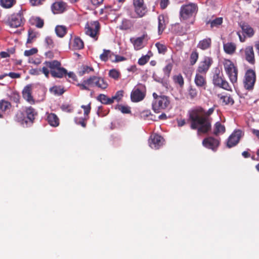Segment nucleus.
Returning a JSON list of instances; mask_svg holds the SVG:
<instances>
[{"instance_id": "nucleus-1", "label": "nucleus", "mask_w": 259, "mask_h": 259, "mask_svg": "<svg viewBox=\"0 0 259 259\" xmlns=\"http://www.w3.org/2000/svg\"><path fill=\"white\" fill-rule=\"evenodd\" d=\"M213 111V108H209L206 112L200 106L189 110L187 122L191 129L197 130L198 134H205L209 132L211 129V122L208 116Z\"/></svg>"}, {"instance_id": "nucleus-2", "label": "nucleus", "mask_w": 259, "mask_h": 259, "mask_svg": "<svg viewBox=\"0 0 259 259\" xmlns=\"http://www.w3.org/2000/svg\"><path fill=\"white\" fill-rule=\"evenodd\" d=\"M66 73L67 70L62 67L61 62L58 60L45 61L43 63L42 74L47 78H49L51 74L54 78H61L66 76Z\"/></svg>"}, {"instance_id": "nucleus-3", "label": "nucleus", "mask_w": 259, "mask_h": 259, "mask_svg": "<svg viewBox=\"0 0 259 259\" xmlns=\"http://www.w3.org/2000/svg\"><path fill=\"white\" fill-rule=\"evenodd\" d=\"M77 85L81 90L90 91L91 88L97 87L104 90L108 87L107 81L103 77L95 75L90 76Z\"/></svg>"}, {"instance_id": "nucleus-4", "label": "nucleus", "mask_w": 259, "mask_h": 259, "mask_svg": "<svg viewBox=\"0 0 259 259\" xmlns=\"http://www.w3.org/2000/svg\"><path fill=\"white\" fill-rule=\"evenodd\" d=\"M198 11V6L196 3L189 2L182 5L180 9L179 18L181 22L186 21L195 17Z\"/></svg>"}, {"instance_id": "nucleus-5", "label": "nucleus", "mask_w": 259, "mask_h": 259, "mask_svg": "<svg viewBox=\"0 0 259 259\" xmlns=\"http://www.w3.org/2000/svg\"><path fill=\"white\" fill-rule=\"evenodd\" d=\"M100 25L98 21L88 22L84 27L85 33L97 40L99 34Z\"/></svg>"}, {"instance_id": "nucleus-6", "label": "nucleus", "mask_w": 259, "mask_h": 259, "mask_svg": "<svg viewBox=\"0 0 259 259\" xmlns=\"http://www.w3.org/2000/svg\"><path fill=\"white\" fill-rule=\"evenodd\" d=\"M25 19L22 13H14L9 17L5 23L11 28H18L23 25Z\"/></svg>"}, {"instance_id": "nucleus-7", "label": "nucleus", "mask_w": 259, "mask_h": 259, "mask_svg": "<svg viewBox=\"0 0 259 259\" xmlns=\"http://www.w3.org/2000/svg\"><path fill=\"white\" fill-rule=\"evenodd\" d=\"M170 104L168 98L165 96H159L155 98L152 103V109L156 113L168 107Z\"/></svg>"}, {"instance_id": "nucleus-8", "label": "nucleus", "mask_w": 259, "mask_h": 259, "mask_svg": "<svg viewBox=\"0 0 259 259\" xmlns=\"http://www.w3.org/2000/svg\"><path fill=\"white\" fill-rule=\"evenodd\" d=\"M256 80L255 72L252 69H248L246 71L245 76L243 84L244 88L248 91L252 90Z\"/></svg>"}, {"instance_id": "nucleus-9", "label": "nucleus", "mask_w": 259, "mask_h": 259, "mask_svg": "<svg viewBox=\"0 0 259 259\" xmlns=\"http://www.w3.org/2000/svg\"><path fill=\"white\" fill-rule=\"evenodd\" d=\"M213 61L211 58L209 57H205L203 61L200 62L199 65L197 68L196 72L203 75L206 73L209 70L210 67L212 64Z\"/></svg>"}, {"instance_id": "nucleus-10", "label": "nucleus", "mask_w": 259, "mask_h": 259, "mask_svg": "<svg viewBox=\"0 0 259 259\" xmlns=\"http://www.w3.org/2000/svg\"><path fill=\"white\" fill-rule=\"evenodd\" d=\"M135 12L139 17H142L147 12V8L144 0H133Z\"/></svg>"}, {"instance_id": "nucleus-11", "label": "nucleus", "mask_w": 259, "mask_h": 259, "mask_svg": "<svg viewBox=\"0 0 259 259\" xmlns=\"http://www.w3.org/2000/svg\"><path fill=\"white\" fill-rule=\"evenodd\" d=\"M163 143L164 139L163 137L156 134L151 135L149 140V146L152 149H159L163 145Z\"/></svg>"}, {"instance_id": "nucleus-12", "label": "nucleus", "mask_w": 259, "mask_h": 259, "mask_svg": "<svg viewBox=\"0 0 259 259\" xmlns=\"http://www.w3.org/2000/svg\"><path fill=\"white\" fill-rule=\"evenodd\" d=\"M149 39L147 34L145 32L143 35L137 38H131V42L133 44L134 49L136 50H140L144 47V41H148Z\"/></svg>"}, {"instance_id": "nucleus-13", "label": "nucleus", "mask_w": 259, "mask_h": 259, "mask_svg": "<svg viewBox=\"0 0 259 259\" xmlns=\"http://www.w3.org/2000/svg\"><path fill=\"white\" fill-rule=\"evenodd\" d=\"M228 76L233 83L237 81L238 68L230 60L228 59Z\"/></svg>"}, {"instance_id": "nucleus-14", "label": "nucleus", "mask_w": 259, "mask_h": 259, "mask_svg": "<svg viewBox=\"0 0 259 259\" xmlns=\"http://www.w3.org/2000/svg\"><path fill=\"white\" fill-rule=\"evenodd\" d=\"M242 136V131L235 130L228 139V148L236 146L239 142Z\"/></svg>"}, {"instance_id": "nucleus-15", "label": "nucleus", "mask_w": 259, "mask_h": 259, "mask_svg": "<svg viewBox=\"0 0 259 259\" xmlns=\"http://www.w3.org/2000/svg\"><path fill=\"white\" fill-rule=\"evenodd\" d=\"M67 4L63 1H57L51 6L52 12L55 14L63 13L66 10Z\"/></svg>"}, {"instance_id": "nucleus-16", "label": "nucleus", "mask_w": 259, "mask_h": 259, "mask_svg": "<svg viewBox=\"0 0 259 259\" xmlns=\"http://www.w3.org/2000/svg\"><path fill=\"white\" fill-rule=\"evenodd\" d=\"M202 143L206 148L215 150L219 145V141L213 137H209L205 138Z\"/></svg>"}, {"instance_id": "nucleus-17", "label": "nucleus", "mask_w": 259, "mask_h": 259, "mask_svg": "<svg viewBox=\"0 0 259 259\" xmlns=\"http://www.w3.org/2000/svg\"><path fill=\"white\" fill-rule=\"evenodd\" d=\"M213 82L215 85L227 90V88L225 87L227 82L222 78V74L220 73L219 70H215V72L213 76Z\"/></svg>"}, {"instance_id": "nucleus-18", "label": "nucleus", "mask_w": 259, "mask_h": 259, "mask_svg": "<svg viewBox=\"0 0 259 259\" xmlns=\"http://www.w3.org/2000/svg\"><path fill=\"white\" fill-rule=\"evenodd\" d=\"M145 93L139 89H134L131 94V100L133 102H138L143 100L145 97Z\"/></svg>"}, {"instance_id": "nucleus-19", "label": "nucleus", "mask_w": 259, "mask_h": 259, "mask_svg": "<svg viewBox=\"0 0 259 259\" xmlns=\"http://www.w3.org/2000/svg\"><path fill=\"white\" fill-rule=\"evenodd\" d=\"M243 32L246 34L248 37H251L254 34V31L252 27L245 22H240L239 24Z\"/></svg>"}, {"instance_id": "nucleus-20", "label": "nucleus", "mask_w": 259, "mask_h": 259, "mask_svg": "<svg viewBox=\"0 0 259 259\" xmlns=\"http://www.w3.org/2000/svg\"><path fill=\"white\" fill-rule=\"evenodd\" d=\"M206 82L205 75L196 72L194 78V82L197 87L205 89Z\"/></svg>"}, {"instance_id": "nucleus-21", "label": "nucleus", "mask_w": 259, "mask_h": 259, "mask_svg": "<svg viewBox=\"0 0 259 259\" xmlns=\"http://www.w3.org/2000/svg\"><path fill=\"white\" fill-rule=\"evenodd\" d=\"M245 59L249 63L254 64L255 63L254 53L252 46H248L245 49Z\"/></svg>"}, {"instance_id": "nucleus-22", "label": "nucleus", "mask_w": 259, "mask_h": 259, "mask_svg": "<svg viewBox=\"0 0 259 259\" xmlns=\"http://www.w3.org/2000/svg\"><path fill=\"white\" fill-rule=\"evenodd\" d=\"M47 114V120L51 126L53 127H57L59 126L60 120L56 114L53 113H48Z\"/></svg>"}, {"instance_id": "nucleus-23", "label": "nucleus", "mask_w": 259, "mask_h": 259, "mask_svg": "<svg viewBox=\"0 0 259 259\" xmlns=\"http://www.w3.org/2000/svg\"><path fill=\"white\" fill-rule=\"evenodd\" d=\"M31 85H27L24 88L22 91L23 98L29 103L33 102V97L31 95Z\"/></svg>"}, {"instance_id": "nucleus-24", "label": "nucleus", "mask_w": 259, "mask_h": 259, "mask_svg": "<svg viewBox=\"0 0 259 259\" xmlns=\"http://www.w3.org/2000/svg\"><path fill=\"white\" fill-rule=\"evenodd\" d=\"M25 112L27 115V120L28 119L31 123H33L35 116L37 114V112L31 106L26 107Z\"/></svg>"}, {"instance_id": "nucleus-25", "label": "nucleus", "mask_w": 259, "mask_h": 259, "mask_svg": "<svg viewBox=\"0 0 259 259\" xmlns=\"http://www.w3.org/2000/svg\"><path fill=\"white\" fill-rule=\"evenodd\" d=\"M37 33L34 31L32 28H29L28 30V38L26 41L27 47H30L29 44H31L36 38Z\"/></svg>"}, {"instance_id": "nucleus-26", "label": "nucleus", "mask_w": 259, "mask_h": 259, "mask_svg": "<svg viewBox=\"0 0 259 259\" xmlns=\"http://www.w3.org/2000/svg\"><path fill=\"white\" fill-rule=\"evenodd\" d=\"M211 44V40L210 38H207L200 40L197 47L201 50H204L210 47Z\"/></svg>"}, {"instance_id": "nucleus-27", "label": "nucleus", "mask_w": 259, "mask_h": 259, "mask_svg": "<svg viewBox=\"0 0 259 259\" xmlns=\"http://www.w3.org/2000/svg\"><path fill=\"white\" fill-rule=\"evenodd\" d=\"M225 132V127L220 122H217L214 126L213 134L215 136L220 134H224Z\"/></svg>"}, {"instance_id": "nucleus-28", "label": "nucleus", "mask_w": 259, "mask_h": 259, "mask_svg": "<svg viewBox=\"0 0 259 259\" xmlns=\"http://www.w3.org/2000/svg\"><path fill=\"white\" fill-rule=\"evenodd\" d=\"M158 33L161 34L166 27L165 18L163 15H160L158 18Z\"/></svg>"}, {"instance_id": "nucleus-29", "label": "nucleus", "mask_w": 259, "mask_h": 259, "mask_svg": "<svg viewBox=\"0 0 259 259\" xmlns=\"http://www.w3.org/2000/svg\"><path fill=\"white\" fill-rule=\"evenodd\" d=\"M97 99L103 104L109 105L113 103V100L111 99V98H108L105 94H100L98 96Z\"/></svg>"}, {"instance_id": "nucleus-30", "label": "nucleus", "mask_w": 259, "mask_h": 259, "mask_svg": "<svg viewBox=\"0 0 259 259\" xmlns=\"http://www.w3.org/2000/svg\"><path fill=\"white\" fill-rule=\"evenodd\" d=\"M223 21V18L222 17L216 18L213 20H209L206 21V24H210V27H218L221 25Z\"/></svg>"}, {"instance_id": "nucleus-31", "label": "nucleus", "mask_w": 259, "mask_h": 259, "mask_svg": "<svg viewBox=\"0 0 259 259\" xmlns=\"http://www.w3.org/2000/svg\"><path fill=\"white\" fill-rule=\"evenodd\" d=\"M15 118L16 120L22 124H24V123L27 124L28 122L27 118L25 117V114L21 111L17 112Z\"/></svg>"}, {"instance_id": "nucleus-32", "label": "nucleus", "mask_w": 259, "mask_h": 259, "mask_svg": "<svg viewBox=\"0 0 259 259\" xmlns=\"http://www.w3.org/2000/svg\"><path fill=\"white\" fill-rule=\"evenodd\" d=\"M16 3V0H0L1 6L5 9L11 8Z\"/></svg>"}, {"instance_id": "nucleus-33", "label": "nucleus", "mask_w": 259, "mask_h": 259, "mask_svg": "<svg viewBox=\"0 0 259 259\" xmlns=\"http://www.w3.org/2000/svg\"><path fill=\"white\" fill-rule=\"evenodd\" d=\"M84 47L83 41L79 37H75L73 40V48L74 50H81Z\"/></svg>"}, {"instance_id": "nucleus-34", "label": "nucleus", "mask_w": 259, "mask_h": 259, "mask_svg": "<svg viewBox=\"0 0 259 259\" xmlns=\"http://www.w3.org/2000/svg\"><path fill=\"white\" fill-rule=\"evenodd\" d=\"M56 34L60 37H63L67 32V28L63 25H58L56 27Z\"/></svg>"}, {"instance_id": "nucleus-35", "label": "nucleus", "mask_w": 259, "mask_h": 259, "mask_svg": "<svg viewBox=\"0 0 259 259\" xmlns=\"http://www.w3.org/2000/svg\"><path fill=\"white\" fill-rule=\"evenodd\" d=\"M94 71V69L92 67H90L87 65H82L80 68L78 74L80 76H82L85 74H88L90 72H93Z\"/></svg>"}, {"instance_id": "nucleus-36", "label": "nucleus", "mask_w": 259, "mask_h": 259, "mask_svg": "<svg viewBox=\"0 0 259 259\" xmlns=\"http://www.w3.org/2000/svg\"><path fill=\"white\" fill-rule=\"evenodd\" d=\"M30 22L32 24L35 25L36 27L39 28H42L44 24L43 20L38 17L31 18Z\"/></svg>"}, {"instance_id": "nucleus-37", "label": "nucleus", "mask_w": 259, "mask_h": 259, "mask_svg": "<svg viewBox=\"0 0 259 259\" xmlns=\"http://www.w3.org/2000/svg\"><path fill=\"white\" fill-rule=\"evenodd\" d=\"M89 119L85 116L84 117H75L74 118V121L76 124L80 125L82 127L85 128L87 126V121Z\"/></svg>"}, {"instance_id": "nucleus-38", "label": "nucleus", "mask_w": 259, "mask_h": 259, "mask_svg": "<svg viewBox=\"0 0 259 259\" xmlns=\"http://www.w3.org/2000/svg\"><path fill=\"white\" fill-rule=\"evenodd\" d=\"M11 107V104L9 101L5 100H0V110L3 112H5L10 109Z\"/></svg>"}, {"instance_id": "nucleus-39", "label": "nucleus", "mask_w": 259, "mask_h": 259, "mask_svg": "<svg viewBox=\"0 0 259 259\" xmlns=\"http://www.w3.org/2000/svg\"><path fill=\"white\" fill-rule=\"evenodd\" d=\"M173 80L175 83L178 84L180 87H183L184 84V78L181 74L174 75Z\"/></svg>"}, {"instance_id": "nucleus-40", "label": "nucleus", "mask_w": 259, "mask_h": 259, "mask_svg": "<svg viewBox=\"0 0 259 259\" xmlns=\"http://www.w3.org/2000/svg\"><path fill=\"white\" fill-rule=\"evenodd\" d=\"M198 53L196 51H193L191 53L190 57V62L191 65H193L196 63L198 59Z\"/></svg>"}, {"instance_id": "nucleus-41", "label": "nucleus", "mask_w": 259, "mask_h": 259, "mask_svg": "<svg viewBox=\"0 0 259 259\" xmlns=\"http://www.w3.org/2000/svg\"><path fill=\"white\" fill-rule=\"evenodd\" d=\"M155 46L158 50V53L160 54H164L167 50L166 47L160 42H157L155 44Z\"/></svg>"}, {"instance_id": "nucleus-42", "label": "nucleus", "mask_w": 259, "mask_h": 259, "mask_svg": "<svg viewBox=\"0 0 259 259\" xmlns=\"http://www.w3.org/2000/svg\"><path fill=\"white\" fill-rule=\"evenodd\" d=\"M81 108L84 110V116L87 117V118H89V114L91 110V103H90L87 105H81Z\"/></svg>"}, {"instance_id": "nucleus-43", "label": "nucleus", "mask_w": 259, "mask_h": 259, "mask_svg": "<svg viewBox=\"0 0 259 259\" xmlns=\"http://www.w3.org/2000/svg\"><path fill=\"white\" fill-rule=\"evenodd\" d=\"M131 27V23L130 20L124 19L122 21V23L120 26V29L127 30Z\"/></svg>"}, {"instance_id": "nucleus-44", "label": "nucleus", "mask_w": 259, "mask_h": 259, "mask_svg": "<svg viewBox=\"0 0 259 259\" xmlns=\"http://www.w3.org/2000/svg\"><path fill=\"white\" fill-rule=\"evenodd\" d=\"M119 76V72L115 69H112L110 70L109 72V76L115 80L118 79Z\"/></svg>"}, {"instance_id": "nucleus-45", "label": "nucleus", "mask_w": 259, "mask_h": 259, "mask_svg": "<svg viewBox=\"0 0 259 259\" xmlns=\"http://www.w3.org/2000/svg\"><path fill=\"white\" fill-rule=\"evenodd\" d=\"M111 52L110 50H103V52L100 56V58L102 61L106 62L108 60V57L110 54Z\"/></svg>"}, {"instance_id": "nucleus-46", "label": "nucleus", "mask_w": 259, "mask_h": 259, "mask_svg": "<svg viewBox=\"0 0 259 259\" xmlns=\"http://www.w3.org/2000/svg\"><path fill=\"white\" fill-rule=\"evenodd\" d=\"M173 65L171 63H168L163 68V71L165 75L169 76L171 71L172 69Z\"/></svg>"}, {"instance_id": "nucleus-47", "label": "nucleus", "mask_w": 259, "mask_h": 259, "mask_svg": "<svg viewBox=\"0 0 259 259\" xmlns=\"http://www.w3.org/2000/svg\"><path fill=\"white\" fill-rule=\"evenodd\" d=\"M123 91L122 90H120L117 91L115 95L111 97V99L113 100V103L114 100L117 101H119L122 98L123 96Z\"/></svg>"}, {"instance_id": "nucleus-48", "label": "nucleus", "mask_w": 259, "mask_h": 259, "mask_svg": "<svg viewBox=\"0 0 259 259\" xmlns=\"http://www.w3.org/2000/svg\"><path fill=\"white\" fill-rule=\"evenodd\" d=\"M150 56L148 55L143 56L138 60V64L140 65H145L149 60Z\"/></svg>"}, {"instance_id": "nucleus-49", "label": "nucleus", "mask_w": 259, "mask_h": 259, "mask_svg": "<svg viewBox=\"0 0 259 259\" xmlns=\"http://www.w3.org/2000/svg\"><path fill=\"white\" fill-rule=\"evenodd\" d=\"M236 49V45L233 42L228 43V54L232 55L234 53Z\"/></svg>"}, {"instance_id": "nucleus-50", "label": "nucleus", "mask_w": 259, "mask_h": 259, "mask_svg": "<svg viewBox=\"0 0 259 259\" xmlns=\"http://www.w3.org/2000/svg\"><path fill=\"white\" fill-rule=\"evenodd\" d=\"M60 108L63 111L68 113H71L73 111V107L69 104H63Z\"/></svg>"}, {"instance_id": "nucleus-51", "label": "nucleus", "mask_w": 259, "mask_h": 259, "mask_svg": "<svg viewBox=\"0 0 259 259\" xmlns=\"http://www.w3.org/2000/svg\"><path fill=\"white\" fill-rule=\"evenodd\" d=\"M198 92L196 89L191 87L189 90V95L191 99H193L197 96Z\"/></svg>"}, {"instance_id": "nucleus-52", "label": "nucleus", "mask_w": 259, "mask_h": 259, "mask_svg": "<svg viewBox=\"0 0 259 259\" xmlns=\"http://www.w3.org/2000/svg\"><path fill=\"white\" fill-rule=\"evenodd\" d=\"M118 109L122 113L124 114H128L130 113L131 111V108L127 106H124V105H119L118 106Z\"/></svg>"}, {"instance_id": "nucleus-53", "label": "nucleus", "mask_w": 259, "mask_h": 259, "mask_svg": "<svg viewBox=\"0 0 259 259\" xmlns=\"http://www.w3.org/2000/svg\"><path fill=\"white\" fill-rule=\"evenodd\" d=\"M37 52H38L37 49L35 48H33L29 50L25 51L24 52V55L25 56L28 57V56H32L33 55L36 54L37 53Z\"/></svg>"}, {"instance_id": "nucleus-54", "label": "nucleus", "mask_w": 259, "mask_h": 259, "mask_svg": "<svg viewBox=\"0 0 259 259\" xmlns=\"http://www.w3.org/2000/svg\"><path fill=\"white\" fill-rule=\"evenodd\" d=\"M9 76L12 78H18L20 77V74L15 72H10L9 74H5L0 76V79H3L5 76Z\"/></svg>"}, {"instance_id": "nucleus-55", "label": "nucleus", "mask_w": 259, "mask_h": 259, "mask_svg": "<svg viewBox=\"0 0 259 259\" xmlns=\"http://www.w3.org/2000/svg\"><path fill=\"white\" fill-rule=\"evenodd\" d=\"M51 91L56 95H62L64 91L63 89L60 88V87H54L52 89Z\"/></svg>"}, {"instance_id": "nucleus-56", "label": "nucleus", "mask_w": 259, "mask_h": 259, "mask_svg": "<svg viewBox=\"0 0 259 259\" xmlns=\"http://www.w3.org/2000/svg\"><path fill=\"white\" fill-rule=\"evenodd\" d=\"M29 73L33 75H39L41 73H42V67L40 69H31L29 70Z\"/></svg>"}, {"instance_id": "nucleus-57", "label": "nucleus", "mask_w": 259, "mask_h": 259, "mask_svg": "<svg viewBox=\"0 0 259 259\" xmlns=\"http://www.w3.org/2000/svg\"><path fill=\"white\" fill-rule=\"evenodd\" d=\"M159 5L161 9L164 10L167 8L169 4V0H159Z\"/></svg>"}, {"instance_id": "nucleus-58", "label": "nucleus", "mask_w": 259, "mask_h": 259, "mask_svg": "<svg viewBox=\"0 0 259 259\" xmlns=\"http://www.w3.org/2000/svg\"><path fill=\"white\" fill-rule=\"evenodd\" d=\"M45 42L49 48H52L54 47V42L52 38L50 36H47L45 39Z\"/></svg>"}, {"instance_id": "nucleus-59", "label": "nucleus", "mask_w": 259, "mask_h": 259, "mask_svg": "<svg viewBox=\"0 0 259 259\" xmlns=\"http://www.w3.org/2000/svg\"><path fill=\"white\" fill-rule=\"evenodd\" d=\"M46 0H29L31 5L34 6H38L42 5Z\"/></svg>"}, {"instance_id": "nucleus-60", "label": "nucleus", "mask_w": 259, "mask_h": 259, "mask_svg": "<svg viewBox=\"0 0 259 259\" xmlns=\"http://www.w3.org/2000/svg\"><path fill=\"white\" fill-rule=\"evenodd\" d=\"M92 4L95 6H98L102 4L104 0H89Z\"/></svg>"}, {"instance_id": "nucleus-61", "label": "nucleus", "mask_w": 259, "mask_h": 259, "mask_svg": "<svg viewBox=\"0 0 259 259\" xmlns=\"http://www.w3.org/2000/svg\"><path fill=\"white\" fill-rule=\"evenodd\" d=\"M126 60V58L123 56H120L119 55H115V59L114 62H118L120 61H123Z\"/></svg>"}, {"instance_id": "nucleus-62", "label": "nucleus", "mask_w": 259, "mask_h": 259, "mask_svg": "<svg viewBox=\"0 0 259 259\" xmlns=\"http://www.w3.org/2000/svg\"><path fill=\"white\" fill-rule=\"evenodd\" d=\"M13 101L16 103H20V96L18 94H14L12 97Z\"/></svg>"}, {"instance_id": "nucleus-63", "label": "nucleus", "mask_w": 259, "mask_h": 259, "mask_svg": "<svg viewBox=\"0 0 259 259\" xmlns=\"http://www.w3.org/2000/svg\"><path fill=\"white\" fill-rule=\"evenodd\" d=\"M178 126L181 127L186 124V120L185 119H180L177 120Z\"/></svg>"}, {"instance_id": "nucleus-64", "label": "nucleus", "mask_w": 259, "mask_h": 259, "mask_svg": "<svg viewBox=\"0 0 259 259\" xmlns=\"http://www.w3.org/2000/svg\"><path fill=\"white\" fill-rule=\"evenodd\" d=\"M66 75H67L69 78L72 79H74L76 77L75 74L72 72H67V73H66Z\"/></svg>"}]
</instances>
